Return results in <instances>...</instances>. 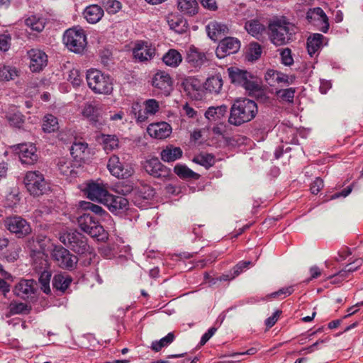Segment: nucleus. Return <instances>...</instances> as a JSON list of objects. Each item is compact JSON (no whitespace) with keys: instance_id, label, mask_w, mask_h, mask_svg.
<instances>
[{"instance_id":"12","label":"nucleus","mask_w":363,"mask_h":363,"mask_svg":"<svg viewBox=\"0 0 363 363\" xmlns=\"http://www.w3.org/2000/svg\"><path fill=\"white\" fill-rule=\"evenodd\" d=\"M6 228L18 238H23L31 232V228L28 222L21 216H11L4 220Z\"/></svg>"},{"instance_id":"52","label":"nucleus","mask_w":363,"mask_h":363,"mask_svg":"<svg viewBox=\"0 0 363 363\" xmlns=\"http://www.w3.org/2000/svg\"><path fill=\"white\" fill-rule=\"evenodd\" d=\"M101 3L108 13H116L121 7V4L117 0H101Z\"/></svg>"},{"instance_id":"44","label":"nucleus","mask_w":363,"mask_h":363,"mask_svg":"<svg viewBox=\"0 0 363 363\" xmlns=\"http://www.w3.org/2000/svg\"><path fill=\"white\" fill-rule=\"evenodd\" d=\"M6 118L11 125L18 128H21L24 123V116L18 111L8 112Z\"/></svg>"},{"instance_id":"54","label":"nucleus","mask_w":363,"mask_h":363,"mask_svg":"<svg viewBox=\"0 0 363 363\" xmlns=\"http://www.w3.org/2000/svg\"><path fill=\"white\" fill-rule=\"evenodd\" d=\"M98 110L91 104H85L83 110L82 114L84 116L88 118L91 121L96 122L97 116H98Z\"/></svg>"},{"instance_id":"21","label":"nucleus","mask_w":363,"mask_h":363,"mask_svg":"<svg viewBox=\"0 0 363 363\" xmlns=\"http://www.w3.org/2000/svg\"><path fill=\"white\" fill-rule=\"evenodd\" d=\"M36 282L33 279H22L13 289L14 294L23 299H26L35 294Z\"/></svg>"},{"instance_id":"22","label":"nucleus","mask_w":363,"mask_h":363,"mask_svg":"<svg viewBox=\"0 0 363 363\" xmlns=\"http://www.w3.org/2000/svg\"><path fill=\"white\" fill-rule=\"evenodd\" d=\"M147 131L152 138L164 139L171 134L172 127L166 122L152 123L148 125Z\"/></svg>"},{"instance_id":"43","label":"nucleus","mask_w":363,"mask_h":363,"mask_svg":"<svg viewBox=\"0 0 363 363\" xmlns=\"http://www.w3.org/2000/svg\"><path fill=\"white\" fill-rule=\"evenodd\" d=\"M193 162L206 167V169H209L215 164V157L212 154L201 153L194 157Z\"/></svg>"},{"instance_id":"19","label":"nucleus","mask_w":363,"mask_h":363,"mask_svg":"<svg viewBox=\"0 0 363 363\" xmlns=\"http://www.w3.org/2000/svg\"><path fill=\"white\" fill-rule=\"evenodd\" d=\"M16 150H18V157L22 164H33L38 159L36 148L33 144H19Z\"/></svg>"},{"instance_id":"36","label":"nucleus","mask_w":363,"mask_h":363,"mask_svg":"<svg viewBox=\"0 0 363 363\" xmlns=\"http://www.w3.org/2000/svg\"><path fill=\"white\" fill-rule=\"evenodd\" d=\"M174 173L183 179H198L200 175L194 172L184 164H177L174 168Z\"/></svg>"},{"instance_id":"35","label":"nucleus","mask_w":363,"mask_h":363,"mask_svg":"<svg viewBox=\"0 0 363 363\" xmlns=\"http://www.w3.org/2000/svg\"><path fill=\"white\" fill-rule=\"evenodd\" d=\"M177 6L181 12L190 16L196 14L198 11L196 0H177Z\"/></svg>"},{"instance_id":"2","label":"nucleus","mask_w":363,"mask_h":363,"mask_svg":"<svg viewBox=\"0 0 363 363\" xmlns=\"http://www.w3.org/2000/svg\"><path fill=\"white\" fill-rule=\"evenodd\" d=\"M271 42L276 46L284 45L293 40L296 33V27L285 17L271 21L268 26Z\"/></svg>"},{"instance_id":"1","label":"nucleus","mask_w":363,"mask_h":363,"mask_svg":"<svg viewBox=\"0 0 363 363\" xmlns=\"http://www.w3.org/2000/svg\"><path fill=\"white\" fill-rule=\"evenodd\" d=\"M257 112V105L253 100L247 98L236 99L230 108L228 123L240 126L253 120Z\"/></svg>"},{"instance_id":"3","label":"nucleus","mask_w":363,"mask_h":363,"mask_svg":"<svg viewBox=\"0 0 363 363\" xmlns=\"http://www.w3.org/2000/svg\"><path fill=\"white\" fill-rule=\"evenodd\" d=\"M59 240L65 247L78 255L92 253L93 249L88 244L86 237L76 230L60 233Z\"/></svg>"},{"instance_id":"18","label":"nucleus","mask_w":363,"mask_h":363,"mask_svg":"<svg viewBox=\"0 0 363 363\" xmlns=\"http://www.w3.org/2000/svg\"><path fill=\"white\" fill-rule=\"evenodd\" d=\"M30 59L29 67L32 72H40L48 65V55L39 49H31L27 52Z\"/></svg>"},{"instance_id":"63","label":"nucleus","mask_w":363,"mask_h":363,"mask_svg":"<svg viewBox=\"0 0 363 363\" xmlns=\"http://www.w3.org/2000/svg\"><path fill=\"white\" fill-rule=\"evenodd\" d=\"M281 311H279V310L276 311L272 316L267 318L265 320V325H267V327L272 328V326H274V324L278 320L279 317L281 315Z\"/></svg>"},{"instance_id":"37","label":"nucleus","mask_w":363,"mask_h":363,"mask_svg":"<svg viewBox=\"0 0 363 363\" xmlns=\"http://www.w3.org/2000/svg\"><path fill=\"white\" fill-rule=\"evenodd\" d=\"M57 165L60 173L65 176L74 177L77 174L72 161L68 158H59Z\"/></svg>"},{"instance_id":"10","label":"nucleus","mask_w":363,"mask_h":363,"mask_svg":"<svg viewBox=\"0 0 363 363\" xmlns=\"http://www.w3.org/2000/svg\"><path fill=\"white\" fill-rule=\"evenodd\" d=\"M52 255L54 260L62 269L72 271L77 267L79 261L78 257L64 247L55 246Z\"/></svg>"},{"instance_id":"11","label":"nucleus","mask_w":363,"mask_h":363,"mask_svg":"<svg viewBox=\"0 0 363 363\" xmlns=\"http://www.w3.org/2000/svg\"><path fill=\"white\" fill-rule=\"evenodd\" d=\"M152 85L157 94L165 96L170 95L173 90V81L170 75L164 71L159 70L152 79Z\"/></svg>"},{"instance_id":"41","label":"nucleus","mask_w":363,"mask_h":363,"mask_svg":"<svg viewBox=\"0 0 363 363\" xmlns=\"http://www.w3.org/2000/svg\"><path fill=\"white\" fill-rule=\"evenodd\" d=\"M118 139L114 135H101V144L104 150L106 152H111L118 147Z\"/></svg>"},{"instance_id":"14","label":"nucleus","mask_w":363,"mask_h":363,"mask_svg":"<svg viewBox=\"0 0 363 363\" xmlns=\"http://www.w3.org/2000/svg\"><path fill=\"white\" fill-rule=\"evenodd\" d=\"M155 51V48L148 42L138 41L133 48V55L136 61L145 62L154 57Z\"/></svg>"},{"instance_id":"17","label":"nucleus","mask_w":363,"mask_h":363,"mask_svg":"<svg viewBox=\"0 0 363 363\" xmlns=\"http://www.w3.org/2000/svg\"><path fill=\"white\" fill-rule=\"evenodd\" d=\"M84 194L90 200L104 203L109 194L106 188L102 183L94 182L87 184L84 189Z\"/></svg>"},{"instance_id":"40","label":"nucleus","mask_w":363,"mask_h":363,"mask_svg":"<svg viewBox=\"0 0 363 363\" xmlns=\"http://www.w3.org/2000/svg\"><path fill=\"white\" fill-rule=\"evenodd\" d=\"M252 264L250 261H240L239 262L230 272V274H223L220 277V281H228L238 277L244 269H247L250 265Z\"/></svg>"},{"instance_id":"31","label":"nucleus","mask_w":363,"mask_h":363,"mask_svg":"<svg viewBox=\"0 0 363 363\" xmlns=\"http://www.w3.org/2000/svg\"><path fill=\"white\" fill-rule=\"evenodd\" d=\"M181 53L175 50L170 49L162 57L163 62L171 67H177L182 62Z\"/></svg>"},{"instance_id":"64","label":"nucleus","mask_w":363,"mask_h":363,"mask_svg":"<svg viewBox=\"0 0 363 363\" xmlns=\"http://www.w3.org/2000/svg\"><path fill=\"white\" fill-rule=\"evenodd\" d=\"M277 71L274 69H269L264 76V79L268 84L273 86L274 83L276 82L275 79L277 78Z\"/></svg>"},{"instance_id":"59","label":"nucleus","mask_w":363,"mask_h":363,"mask_svg":"<svg viewBox=\"0 0 363 363\" xmlns=\"http://www.w3.org/2000/svg\"><path fill=\"white\" fill-rule=\"evenodd\" d=\"M281 62L286 66H290L294 63V59L291 55V50L289 48H284L280 52Z\"/></svg>"},{"instance_id":"23","label":"nucleus","mask_w":363,"mask_h":363,"mask_svg":"<svg viewBox=\"0 0 363 363\" xmlns=\"http://www.w3.org/2000/svg\"><path fill=\"white\" fill-rule=\"evenodd\" d=\"M166 21L169 28L177 33H184L187 30V21L179 13H169L166 16Z\"/></svg>"},{"instance_id":"46","label":"nucleus","mask_w":363,"mask_h":363,"mask_svg":"<svg viewBox=\"0 0 363 363\" xmlns=\"http://www.w3.org/2000/svg\"><path fill=\"white\" fill-rule=\"evenodd\" d=\"M362 259H357L353 262L348 264L342 270L337 272L335 277H341L342 279H345L348 277L349 273L356 271L362 264Z\"/></svg>"},{"instance_id":"32","label":"nucleus","mask_w":363,"mask_h":363,"mask_svg":"<svg viewBox=\"0 0 363 363\" xmlns=\"http://www.w3.org/2000/svg\"><path fill=\"white\" fill-rule=\"evenodd\" d=\"M205 89L210 93L218 94L223 87V79L220 74L208 77L205 84Z\"/></svg>"},{"instance_id":"6","label":"nucleus","mask_w":363,"mask_h":363,"mask_svg":"<svg viewBox=\"0 0 363 363\" xmlns=\"http://www.w3.org/2000/svg\"><path fill=\"white\" fill-rule=\"evenodd\" d=\"M77 223L79 228L91 237L96 238L100 241L108 239V233L91 215L84 213L77 218Z\"/></svg>"},{"instance_id":"53","label":"nucleus","mask_w":363,"mask_h":363,"mask_svg":"<svg viewBox=\"0 0 363 363\" xmlns=\"http://www.w3.org/2000/svg\"><path fill=\"white\" fill-rule=\"evenodd\" d=\"M262 54V48L257 43H252L250 44L249 51L247 57L250 61L257 60Z\"/></svg>"},{"instance_id":"7","label":"nucleus","mask_w":363,"mask_h":363,"mask_svg":"<svg viewBox=\"0 0 363 363\" xmlns=\"http://www.w3.org/2000/svg\"><path fill=\"white\" fill-rule=\"evenodd\" d=\"M63 42L69 50L75 53H82L87 43L84 31L77 28L67 29L65 32Z\"/></svg>"},{"instance_id":"58","label":"nucleus","mask_w":363,"mask_h":363,"mask_svg":"<svg viewBox=\"0 0 363 363\" xmlns=\"http://www.w3.org/2000/svg\"><path fill=\"white\" fill-rule=\"evenodd\" d=\"M11 36L9 33L0 34V50L6 52L11 46Z\"/></svg>"},{"instance_id":"62","label":"nucleus","mask_w":363,"mask_h":363,"mask_svg":"<svg viewBox=\"0 0 363 363\" xmlns=\"http://www.w3.org/2000/svg\"><path fill=\"white\" fill-rule=\"evenodd\" d=\"M323 181L320 177H316L315 179L313 181V182L311 185V192L313 194H318L319 191L323 189Z\"/></svg>"},{"instance_id":"5","label":"nucleus","mask_w":363,"mask_h":363,"mask_svg":"<svg viewBox=\"0 0 363 363\" xmlns=\"http://www.w3.org/2000/svg\"><path fill=\"white\" fill-rule=\"evenodd\" d=\"M89 87L96 94H109L113 91L112 79L98 69H90L86 73Z\"/></svg>"},{"instance_id":"57","label":"nucleus","mask_w":363,"mask_h":363,"mask_svg":"<svg viewBox=\"0 0 363 363\" xmlns=\"http://www.w3.org/2000/svg\"><path fill=\"white\" fill-rule=\"evenodd\" d=\"M159 103L155 99H148L145 102V109L148 114H155L159 111Z\"/></svg>"},{"instance_id":"34","label":"nucleus","mask_w":363,"mask_h":363,"mask_svg":"<svg viewBox=\"0 0 363 363\" xmlns=\"http://www.w3.org/2000/svg\"><path fill=\"white\" fill-rule=\"evenodd\" d=\"M245 28L251 35L259 38L265 31V26L257 19L247 21L245 23Z\"/></svg>"},{"instance_id":"51","label":"nucleus","mask_w":363,"mask_h":363,"mask_svg":"<svg viewBox=\"0 0 363 363\" xmlns=\"http://www.w3.org/2000/svg\"><path fill=\"white\" fill-rule=\"evenodd\" d=\"M296 92L295 88H288L286 89H280L277 91V96L281 99L282 101L293 103L294 94Z\"/></svg>"},{"instance_id":"50","label":"nucleus","mask_w":363,"mask_h":363,"mask_svg":"<svg viewBox=\"0 0 363 363\" xmlns=\"http://www.w3.org/2000/svg\"><path fill=\"white\" fill-rule=\"evenodd\" d=\"M130 112L134 115L138 122H145L147 119V112L145 109L143 110L138 103L133 104Z\"/></svg>"},{"instance_id":"16","label":"nucleus","mask_w":363,"mask_h":363,"mask_svg":"<svg viewBox=\"0 0 363 363\" xmlns=\"http://www.w3.org/2000/svg\"><path fill=\"white\" fill-rule=\"evenodd\" d=\"M306 19L311 23L320 26L319 30L323 33L328 32L329 29L328 18L321 8L310 9L306 13Z\"/></svg>"},{"instance_id":"4","label":"nucleus","mask_w":363,"mask_h":363,"mask_svg":"<svg viewBox=\"0 0 363 363\" xmlns=\"http://www.w3.org/2000/svg\"><path fill=\"white\" fill-rule=\"evenodd\" d=\"M228 73L231 83L243 87L250 94L256 96L261 92L257 79L246 70L231 67L228 69Z\"/></svg>"},{"instance_id":"13","label":"nucleus","mask_w":363,"mask_h":363,"mask_svg":"<svg viewBox=\"0 0 363 363\" xmlns=\"http://www.w3.org/2000/svg\"><path fill=\"white\" fill-rule=\"evenodd\" d=\"M107 168L110 173L117 178H128L134 172L133 168L130 164L122 162L118 156L116 155H112L109 158Z\"/></svg>"},{"instance_id":"28","label":"nucleus","mask_w":363,"mask_h":363,"mask_svg":"<svg viewBox=\"0 0 363 363\" xmlns=\"http://www.w3.org/2000/svg\"><path fill=\"white\" fill-rule=\"evenodd\" d=\"M160 155L162 161L169 163L180 159L183 155V151L179 147L169 145L161 151Z\"/></svg>"},{"instance_id":"25","label":"nucleus","mask_w":363,"mask_h":363,"mask_svg":"<svg viewBox=\"0 0 363 363\" xmlns=\"http://www.w3.org/2000/svg\"><path fill=\"white\" fill-rule=\"evenodd\" d=\"M206 31L208 37L214 40L218 41L223 39V38L228 33V28L226 25L217 22H210L206 26Z\"/></svg>"},{"instance_id":"26","label":"nucleus","mask_w":363,"mask_h":363,"mask_svg":"<svg viewBox=\"0 0 363 363\" xmlns=\"http://www.w3.org/2000/svg\"><path fill=\"white\" fill-rule=\"evenodd\" d=\"M186 60L187 63L192 67H201L207 60L206 54L200 52L194 46H191L187 51Z\"/></svg>"},{"instance_id":"47","label":"nucleus","mask_w":363,"mask_h":363,"mask_svg":"<svg viewBox=\"0 0 363 363\" xmlns=\"http://www.w3.org/2000/svg\"><path fill=\"white\" fill-rule=\"evenodd\" d=\"M201 84L200 81L195 77H188L182 82L184 91L189 94H191L194 91H199L201 88Z\"/></svg>"},{"instance_id":"27","label":"nucleus","mask_w":363,"mask_h":363,"mask_svg":"<svg viewBox=\"0 0 363 363\" xmlns=\"http://www.w3.org/2000/svg\"><path fill=\"white\" fill-rule=\"evenodd\" d=\"M104 9L97 4H91L86 7L83 15L86 21L89 23H96L104 16Z\"/></svg>"},{"instance_id":"29","label":"nucleus","mask_w":363,"mask_h":363,"mask_svg":"<svg viewBox=\"0 0 363 363\" xmlns=\"http://www.w3.org/2000/svg\"><path fill=\"white\" fill-rule=\"evenodd\" d=\"M72 282V278L66 274H57L53 277L52 286L56 291L60 293H65Z\"/></svg>"},{"instance_id":"56","label":"nucleus","mask_w":363,"mask_h":363,"mask_svg":"<svg viewBox=\"0 0 363 363\" xmlns=\"http://www.w3.org/2000/svg\"><path fill=\"white\" fill-rule=\"evenodd\" d=\"M67 79L75 86H79L82 82L80 72L77 69H72L69 71Z\"/></svg>"},{"instance_id":"8","label":"nucleus","mask_w":363,"mask_h":363,"mask_svg":"<svg viewBox=\"0 0 363 363\" xmlns=\"http://www.w3.org/2000/svg\"><path fill=\"white\" fill-rule=\"evenodd\" d=\"M23 182L27 190L33 196H41L50 189L43 174L38 171L28 172Z\"/></svg>"},{"instance_id":"45","label":"nucleus","mask_w":363,"mask_h":363,"mask_svg":"<svg viewBox=\"0 0 363 363\" xmlns=\"http://www.w3.org/2000/svg\"><path fill=\"white\" fill-rule=\"evenodd\" d=\"M174 337L173 333H169L165 337H162L160 340L152 342L151 349L155 352H159L162 347L170 345L174 341Z\"/></svg>"},{"instance_id":"38","label":"nucleus","mask_w":363,"mask_h":363,"mask_svg":"<svg viewBox=\"0 0 363 363\" xmlns=\"http://www.w3.org/2000/svg\"><path fill=\"white\" fill-rule=\"evenodd\" d=\"M43 130L45 133H51L59 129L57 118L52 114H47L43 119Z\"/></svg>"},{"instance_id":"48","label":"nucleus","mask_w":363,"mask_h":363,"mask_svg":"<svg viewBox=\"0 0 363 363\" xmlns=\"http://www.w3.org/2000/svg\"><path fill=\"white\" fill-rule=\"evenodd\" d=\"M10 315L27 314L30 311V307L24 303L11 302L9 306Z\"/></svg>"},{"instance_id":"42","label":"nucleus","mask_w":363,"mask_h":363,"mask_svg":"<svg viewBox=\"0 0 363 363\" xmlns=\"http://www.w3.org/2000/svg\"><path fill=\"white\" fill-rule=\"evenodd\" d=\"M26 26L30 28L32 30L36 32H41L45 28V21L43 18L36 16H30L25 20Z\"/></svg>"},{"instance_id":"30","label":"nucleus","mask_w":363,"mask_h":363,"mask_svg":"<svg viewBox=\"0 0 363 363\" xmlns=\"http://www.w3.org/2000/svg\"><path fill=\"white\" fill-rule=\"evenodd\" d=\"M87 152L88 145L84 142H74L70 148V153L72 156L78 162L84 161Z\"/></svg>"},{"instance_id":"49","label":"nucleus","mask_w":363,"mask_h":363,"mask_svg":"<svg viewBox=\"0 0 363 363\" xmlns=\"http://www.w3.org/2000/svg\"><path fill=\"white\" fill-rule=\"evenodd\" d=\"M51 276L50 272L44 270L39 277L38 281L41 285V289L46 294H50L51 292L50 287Z\"/></svg>"},{"instance_id":"15","label":"nucleus","mask_w":363,"mask_h":363,"mask_svg":"<svg viewBox=\"0 0 363 363\" xmlns=\"http://www.w3.org/2000/svg\"><path fill=\"white\" fill-rule=\"evenodd\" d=\"M240 48V42L238 39L233 37L224 38L220 40L216 50V56L224 58L225 56L237 52Z\"/></svg>"},{"instance_id":"61","label":"nucleus","mask_w":363,"mask_h":363,"mask_svg":"<svg viewBox=\"0 0 363 363\" xmlns=\"http://www.w3.org/2000/svg\"><path fill=\"white\" fill-rule=\"evenodd\" d=\"M138 193L140 194V196L143 199H149L154 196L155 191L150 186L145 185L143 186L140 189H139Z\"/></svg>"},{"instance_id":"39","label":"nucleus","mask_w":363,"mask_h":363,"mask_svg":"<svg viewBox=\"0 0 363 363\" xmlns=\"http://www.w3.org/2000/svg\"><path fill=\"white\" fill-rule=\"evenodd\" d=\"M19 70L13 67L6 65H0V80H13L19 74Z\"/></svg>"},{"instance_id":"60","label":"nucleus","mask_w":363,"mask_h":363,"mask_svg":"<svg viewBox=\"0 0 363 363\" xmlns=\"http://www.w3.org/2000/svg\"><path fill=\"white\" fill-rule=\"evenodd\" d=\"M82 206L84 209L90 210L91 212L99 216H103L106 213L101 206L90 202H84Z\"/></svg>"},{"instance_id":"24","label":"nucleus","mask_w":363,"mask_h":363,"mask_svg":"<svg viewBox=\"0 0 363 363\" xmlns=\"http://www.w3.org/2000/svg\"><path fill=\"white\" fill-rule=\"evenodd\" d=\"M227 112L228 106L226 105L211 106L206 111L205 117L210 123L219 124L225 118Z\"/></svg>"},{"instance_id":"55","label":"nucleus","mask_w":363,"mask_h":363,"mask_svg":"<svg viewBox=\"0 0 363 363\" xmlns=\"http://www.w3.org/2000/svg\"><path fill=\"white\" fill-rule=\"evenodd\" d=\"M294 289L293 286L283 287V288L280 289L279 290H278L277 291H275V292H273V293L269 294L268 297L273 298H279V297L285 298V297L290 296L294 292Z\"/></svg>"},{"instance_id":"9","label":"nucleus","mask_w":363,"mask_h":363,"mask_svg":"<svg viewBox=\"0 0 363 363\" xmlns=\"http://www.w3.org/2000/svg\"><path fill=\"white\" fill-rule=\"evenodd\" d=\"M143 168L149 175L164 182L170 180L173 177L171 169L163 164L156 157L145 160Z\"/></svg>"},{"instance_id":"20","label":"nucleus","mask_w":363,"mask_h":363,"mask_svg":"<svg viewBox=\"0 0 363 363\" xmlns=\"http://www.w3.org/2000/svg\"><path fill=\"white\" fill-rule=\"evenodd\" d=\"M104 203L110 211L115 214H120L128 209L129 202L127 199L121 196L108 194Z\"/></svg>"},{"instance_id":"33","label":"nucleus","mask_w":363,"mask_h":363,"mask_svg":"<svg viewBox=\"0 0 363 363\" xmlns=\"http://www.w3.org/2000/svg\"><path fill=\"white\" fill-rule=\"evenodd\" d=\"M324 36L320 33H314L310 35L307 40V50L312 57L322 46Z\"/></svg>"}]
</instances>
